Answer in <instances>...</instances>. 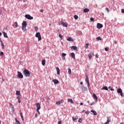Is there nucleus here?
Listing matches in <instances>:
<instances>
[{
    "instance_id": "obj_13",
    "label": "nucleus",
    "mask_w": 124,
    "mask_h": 124,
    "mask_svg": "<svg viewBox=\"0 0 124 124\" xmlns=\"http://www.w3.org/2000/svg\"><path fill=\"white\" fill-rule=\"evenodd\" d=\"M93 97L95 100H96L97 101L98 98H97V96H96V94L95 93L93 94Z\"/></svg>"
},
{
    "instance_id": "obj_47",
    "label": "nucleus",
    "mask_w": 124,
    "mask_h": 124,
    "mask_svg": "<svg viewBox=\"0 0 124 124\" xmlns=\"http://www.w3.org/2000/svg\"><path fill=\"white\" fill-rule=\"evenodd\" d=\"M121 12H122V13H124V9H121Z\"/></svg>"
},
{
    "instance_id": "obj_61",
    "label": "nucleus",
    "mask_w": 124,
    "mask_h": 124,
    "mask_svg": "<svg viewBox=\"0 0 124 124\" xmlns=\"http://www.w3.org/2000/svg\"><path fill=\"white\" fill-rule=\"evenodd\" d=\"M64 59L65 60V57H64Z\"/></svg>"
},
{
    "instance_id": "obj_28",
    "label": "nucleus",
    "mask_w": 124,
    "mask_h": 124,
    "mask_svg": "<svg viewBox=\"0 0 124 124\" xmlns=\"http://www.w3.org/2000/svg\"><path fill=\"white\" fill-rule=\"evenodd\" d=\"M102 90H105V91H108V88L107 87L105 86L102 88Z\"/></svg>"
},
{
    "instance_id": "obj_56",
    "label": "nucleus",
    "mask_w": 124,
    "mask_h": 124,
    "mask_svg": "<svg viewBox=\"0 0 124 124\" xmlns=\"http://www.w3.org/2000/svg\"><path fill=\"white\" fill-rule=\"evenodd\" d=\"M3 81H4V79L3 78H1Z\"/></svg>"
},
{
    "instance_id": "obj_24",
    "label": "nucleus",
    "mask_w": 124,
    "mask_h": 124,
    "mask_svg": "<svg viewBox=\"0 0 124 124\" xmlns=\"http://www.w3.org/2000/svg\"><path fill=\"white\" fill-rule=\"evenodd\" d=\"M1 46L2 47L3 49H4V45H3V42L1 40H0Z\"/></svg>"
},
{
    "instance_id": "obj_12",
    "label": "nucleus",
    "mask_w": 124,
    "mask_h": 124,
    "mask_svg": "<svg viewBox=\"0 0 124 124\" xmlns=\"http://www.w3.org/2000/svg\"><path fill=\"white\" fill-rule=\"evenodd\" d=\"M63 102V100L62 99L60 101L56 102V104H57V105H60V104H62Z\"/></svg>"
},
{
    "instance_id": "obj_10",
    "label": "nucleus",
    "mask_w": 124,
    "mask_h": 124,
    "mask_svg": "<svg viewBox=\"0 0 124 124\" xmlns=\"http://www.w3.org/2000/svg\"><path fill=\"white\" fill-rule=\"evenodd\" d=\"M62 25L63 27L65 28H67V22H62Z\"/></svg>"
},
{
    "instance_id": "obj_22",
    "label": "nucleus",
    "mask_w": 124,
    "mask_h": 124,
    "mask_svg": "<svg viewBox=\"0 0 124 124\" xmlns=\"http://www.w3.org/2000/svg\"><path fill=\"white\" fill-rule=\"evenodd\" d=\"M72 120L73 121H76V120H78V116H76L75 117H72Z\"/></svg>"
},
{
    "instance_id": "obj_34",
    "label": "nucleus",
    "mask_w": 124,
    "mask_h": 124,
    "mask_svg": "<svg viewBox=\"0 0 124 124\" xmlns=\"http://www.w3.org/2000/svg\"><path fill=\"white\" fill-rule=\"evenodd\" d=\"M74 18L75 19V20H77L78 19V16L77 15H75L74 16Z\"/></svg>"
},
{
    "instance_id": "obj_6",
    "label": "nucleus",
    "mask_w": 124,
    "mask_h": 124,
    "mask_svg": "<svg viewBox=\"0 0 124 124\" xmlns=\"http://www.w3.org/2000/svg\"><path fill=\"white\" fill-rule=\"evenodd\" d=\"M17 76L18 78H23L24 76H23V74L21 73V72H17Z\"/></svg>"
},
{
    "instance_id": "obj_17",
    "label": "nucleus",
    "mask_w": 124,
    "mask_h": 124,
    "mask_svg": "<svg viewBox=\"0 0 124 124\" xmlns=\"http://www.w3.org/2000/svg\"><path fill=\"white\" fill-rule=\"evenodd\" d=\"M71 48L73 49V50H75V51H78L77 46H72L71 47Z\"/></svg>"
},
{
    "instance_id": "obj_55",
    "label": "nucleus",
    "mask_w": 124,
    "mask_h": 124,
    "mask_svg": "<svg viewBox=\"0 0 124 124\" xmlns=\"http://www.w3.org/2000/svg\"><path fill=\"white\" fill-rule=\"evenodd\" d=\"M49 27H51V23H49Z\"/></svg>"
},
{
    "instance_id": "obj_39",
    "label": "nucleus",
    "mask_w": 124,
    "mask_h": 124,
    "mask_svg": "<svg viewBox=\"0 0 124 124\" xmlns=\"http://www.w3.org/2000/svg\"><path fill=\"white\" fill-rule=\"evenodd\" d=\"M96 39L97 40H101V37H100V36L97 37H96Z\"/></svg>"
},
{
    "instance_id": "obj_51",
    "label": "nucleus",
    "mask_w": 124,
    "mask_h": 124,
    "mask_svg": "<svg viewBox=\"0 0 124 124\" xmlns=\"http://www.w3.org/2000/svg\"><path fill=\"white\" fill-rule=\"evenodd\" d=\"M58 124H62V121H59L58 122Z\"/></svg>"
},
{
    "instance_id": "obj_27",
    "label": "nucleus",
    "mask_w": 124,
    "mask_h": 124,
    "mask_svg": "<svg viewBox=\"0 0 124 124\" xmlns=\"http://www.w3.org/2000/svg\"><path fill=\"white\" fill-rule=\"evenodd\" d=\"M15 121L16 122V124H20L21 123H20V122H19V121H18L17 120V118H15Z\"/></svg>"
},
{
    "instance_id": "obj_7",
    "label": "nucleus",
    "mask_w": 124,
    "mask_h": 124,
    "mask_svg": "<svg viewBox=\"0 0 124 124\" xmlns=\"http://www.w3.org/2000/svg\"><path fill=\"white\" fill-rule=\"evenodd\" d=\"M103 28V25L100 23H97V29H101Z\"/></svg>"
},
{
    "instance_id": "obj_38",
    "label": "nucleus",
    "mask_w": 124,
    "mask_h": 124,
    "mask_svg": "<svg viewBox=\"0 0 124 124\" xmlns=\"http://www.w3.org/2000/svg\"><path fill=\"white\" fill-rule=\"evenodd\" d=\"M78 123H79L80 124L82 123V119L79 118L78 121Z\"/></svg>"
},
{
    "instance_id": "obj_31",
    "label": "nucleus",
    "mask_w": 124,
    "mask_h": 124,
    "mask_svg": "<svg viewBox=\"0 0 124 124\" xmlns=\"http://www.w3.org/2000/svg\"><path fill=\"white\" fill-rule=\"evenodd\" d=\"M9 105L10 106H11V108H12L13 110V109H14V107L13 106V105H12V103H9Z\"/></svg>"
},
{
    "instance_id": "obj_4",
    "label": "nucleus",
    "mask_w": 124,
    "mask_h": 124,
    "mask_svg": "<svg viewBox=\"0 0 124 124\" xmlns=\"http://www.w3.org/2000/svg\"><path fill=\"white\" fill-rule=\"evenodd\" d=\"M25 18L28 19V20H32L33 19V17L31 16L30 15H26L25 16Z\"/></svg>"
},
{
    "instance_id": "obj_30",
    "label": "nucleus",
    "mask_w": 124,
    "mask_h": 124,
    "mask_svg": "<svg viewBox=\"0 0 124 124\" xmlns=\"http://www.w3.org/2000/svg\"><path fill=\"white\" fill-rule=\"evenodd\" d=\"M16 95H21V93H20V91H16Z\"/></svg>"
},
{
    "instance_id": "obj_43",
    "label": "nucleus",
    "mask_w": 124,
    "mask_h": 124,
    "mask_svg": "<svg viewBox=\"0 0 124 124\" xmlns=\"http://www.w3.org/2000/svg\"><path fill=\"white\" fill-rule=\"evenodd\" d=\"M105 50L106 51V52H108V51H109V48L105 47Z\"/></svg>"
},
{
    "instance_id": "obj_14",
    "label": "nucleus",
    "mask_w": 124,
    "mask_h": 124,
    "mask_svg": "<svg viewBox=\"0 0 124 124\" xmlns=\"http://www.w3.org/2000/svg\"><path fill=\"white\" fill-rule=\"evenodd\" d=\"M89 11L90 9H89L88 8H85L83 9V12H84V13H87V12H89Z\"/></svg>"
},
{
    "instance_id": "obj_50",
    "label": "nucleus",
    "mask_w": 124,
    "mask_h": 124,
    "mask_svg": "<svg viewBox=\"0 0 124 124\" xmlns=\"http://www.w3.org/2000/svg\"><path fill=\"white\" fill-rule=\"evenodd\" d=\"M40 11L41 12H44V10H43V9H41Z\"/></svg>"
},
{
    "instance_id": "obj_54",
    "label": "nucleus",
    "mask_w": 124,
    "mask_h": 124,
    "mask_svg": "<svg viewBox=\"0 0 124 124\" xmlns=\"http://www.w3.org/2000/svg\"><path fill=\"white\" fill-rule=\"evenodd\" d=\"M110 91H114V89L111 88V89H110Z\"/></svg>"
},
{
    "instance_id": "obj_25",
    "label": "nucleus",
    "mask_w": 124,
    "mask_h": 124,
    "mask_svg": "<svg viewBox=\"0 0 124 124\" xmlns=\"http://www.w3.org/2000/svg\"><path fill=\"white\" fill-rule=\"evenodd\" d=\"M46 62V61L45 60H43L42 61V65H44V66L45 65Z\"/></svg>"
},
{
    "instance_id": "obj_41",
    "label": "nucleus",
    "mask_w": 124,
    "mask_h": 124,
    "mask_svg": "<svg viewBox=\"0 0 124 124\" xmlns=\"http://www.w3.org/2000/svg\"><path fill=\"white\" fill-rule=\"evenodd\" d=\"M110 123V121L109 120H108L107 122L104 124H108Z\"/></svg>"
},
{
    "instance_id": "obj_57",
    "label": "nucleus",
    "mask_w": 124,
    "mask_h": 124,
    "mask_svg": "<svg viewBox=\"0 0 124 124\" xmlns=\"http://www.w3.org/2000/svg\"><path fill=\"white\" fill-rule=\"evenodd\" d=\"M115 44H117V42L115 41L114 42Z\"/></svg>"
},
{
    "instance_id": "obj_48",
    "label": "nucleus",
    "mask_w": 124,
    "mask_h": 124,
    "mask_svg": "<svg viewBox=\"0 0 124 124\" xmlns=\"http://www.w3.org/2000/svg\"><path fill=\"white\" fill-rule=\"evenodd\" d=\"M99 56H98V54H96L95 55V57L97 59L98 58Z\"/></svg>"
},
{
    "instance_id": "obj_58",
    "label": "nucleus",
    "mask_w": 124,
    "mask_h": 124,
    "mask_svg": "<svg viewBox=\"0 0 124 124\" xmlns=\"http://www.w3.org/2000/svg\"><path fill=\"white\" fill-rule=\"evenodd\" d=\"M35 116V117H37V114H36Z\"/></svg>"
},
{
    "instance_id": "obj_8",
    "label": "nucleus",
    "mask_w": 124,
    "mask_h": 124,
    "mask_svg": "<svg viewBox=\"0 0 124 124\" xmlns=\"http://www.w3.org/2000/svg\"><path fill=\"white\" fill-rule=\"evenodd\" d=\"M93 56V52H91L88 54L89 59L91 60Z\"/></svg>"
},
{
    "instance_id": "obj_29",
    "label": "nucleus",
    "mask_w": 124,
    "mask_h": 124,
    "mask_svg": "<svg viewBox=\"0 0 124 124\" xmlns=\"http://www.w3.org/2000/svg\"><path fill=\"white\" fill-rule=\"evenodd\" d=\"M17 98L18 103H21V99H20V97L17 96Z\"/></svg>"
},
{
    "instance_id": "obj_52",
    "label": "nucleus",
    "mask_w": 124,
    "mask_h": 124,
    "mask_svg": "<svg viewBox=\"0 0 124 124\" xmlns=\"http://www.w3.org/2000/svg\"><path fill=\"white\" fill-rule=\"evenodd\" d=\"M83 103L82 102L80 103V105L82 106L83 105Z\"/></svg>"
},
{
    "instance_id": "obj_40",
    "label": "nucleus",
    "mask_w": 124,
    "mask_h": 124,
    "mask_svg": "<svg viewBox=\"0 0 124 124\" xmlns=\"http://www.w3.org/2000/svg\"><path fill=\"white\" fill-rule=\"evenodd\" d=\"M90 20L92 22H94V18H93V17H91L90 18Z\"/></svg>"
},
{
    "instance_id": "obj_37",
    "label": "nucleus",
    "mask_w": 124,
    "mask_h": 124,
    "mask_svg": "<svg viewBox=\"0 0 124 124\" xmlns=\"http://www.w3.org/2000/svg\"><path fill=\"white\" fill-rule=\"evenodd\" d=\"M68 74L69 75L71 74V69L70 68L68 69Z\"/></svg>"
},
{
    "instance_id": "obj_46",
    "label": "nucleus",
    "mask_w": 124,
    "mask_h": 124,
    "mask_svg": "<svg viewBox=\"0 0 124 124\" xmlns=\"http://www.w3.org/2000/svg\"><path fill=\"white\" fill-rule=\"evenodd\" d=\"M106 10L108 13H109V8H106Z\"/></svg>"
},
{
    "instance_id": "obj_60",
    "label": "nucleus",
    "mask_w": 124,
    "mask_h": 124,
    "mask_svg": "<svg viewBox=\"0 0 124 124\" xmlns=\"http://www.w3.org/2000/svg\"><path fill=\"white\" fill-rule=\"evenodd\" d=\"M0 15H1V12H0Z\"/></svg>"
},
{
    "instance_id": "obj_62",
    "label": "nucleus",
    "mask_w": 124,
    "mask_h": 124,
    "mask_svg": "<svg viewBox=\"0 0 124 124\" xmlns=\"http://www.w3.org/2000/svg\"><path fill=\"white\" fill-rule=\"evenodd\" d=\"M1 124L0 121V124Z\"/></svg>"
},
{
    "instance_id": "obj_33",
    "label": "nucleus",
    "mask_w": 124,
    "mask_h": 124,
    "mask_svg": "<svg viewBox=\"0 0 124 124\" xmlns=\"http://www.w3.org/2000/svg\"><path fill=\"white\" fill-rule=\"evenodd\" d=\"M89 45H90V44H89L88 43H87L85 45L86 49H88V48H89Z\"/></svg>"
},
{
    "instance_id": "obj_1",
    "label": "nucleus",
    "mask_w": 124,
    "mask_h": 124,
    "mask_svg": "<svg viewBox=\"0 0 124 124\" xmlns=\"http://www.w3.org/2000/svg\"><path fill=\"white\" fill-rule=\"evenodd\" d=\"M23 75L25 77H30L31 76V73L29 70L25 69L23 71Z\"/></svg>"
},
{
    "instance_id": "obj_18",
    "label": "nucleus",
    "mask_w": 124,
    "mask_h": 124,
    "mask_svg": "<svg viewBox=\"0 0 124 124\" xmlns=\"http://www.w3.org/2000/svg\"><path fill=\"white\" fill-rule=\"evenodd\" d=\"M86 82L87 83L88 86H90V82L89 81V78H86L85 79Z\"/></svg>"
},
{
    "instance_id": "obj_9",
    "label": "nucleus",
    "mask_w": 124,
    "mask_h": 124,
    "mask_svg": "<svg viewBox=\"0 0 124 124\" xmlns=\"http://www.w3.org/2000/svg\"><path fill=\"white\" fill-rule=\"evenodd\" d=\"M36 105L37 107V110H40V109H41V106H40V104L37 103L36 104Z\"/></svg>"
},
{
    "instance_id": "obj_59",
    "label": "nucleus",
    "mask_w": 124,
    "mask_h": 124,
    "mask_svg": "<svg viewBox=\"0 0 124 124\" xmlns=\"http://www.w3.org/2000/svg\"><path fill=\"white\" fill-rule=\"evenodd\" d=\"M1 35V32H0V36Z\"/></svg>"
},
{
    "instance_id": "obj_19",
    "label": "nucleus",
    "mask_w": 124,
    "mask_h": 124,
    "mask_svg": "<svg viewBox=\"0 0 124 124\" xmlns=\"http://www.w3.org/2000/svg\"><path fill=\"white\" fill-rule=\"evenodd\" d=\"M56 70H57V74L59 75L60 74V68H59L58 67H56Z\"/></svg>"
},
{
    "instance_id": "obj_42",
    "label": "nucleus",
    "mask_w": 124,
    "mask_h": 124,
    "mask_svg": "<svg viewBox=\"0 0 124 124\" xmlns=\"http://www.w3.org/2000/svg\"><path fill=\"white\" fill-rule=\"evenodd\" d=\"M34 29L36 31H38V27H34Z\"/></svg>"
},
{
    "instance_id": "obj_36",
    "label": "nucleus",
    "mask_w": 124,
    "mask_h": 124,
    "mask_svg": "<svg viewBox=\"0 0 124 124\" xmlns=\"http://www.w3.org/2000/svg\"><path fill=\"white\" fill-rule=\"evenodd\" d=\"M65 56H66V54H65L64 53H62V58H64V57H65Z\"/></svg>"
},
{
    "instance_id": "obj_21",
    "label": "nucleus",
    "mask_w": 124,
    "mask_h": 124,
    "mask_svg": "<svg viewBox=\"0 0 124 124\" xmlns=\"http://www.w3.org/2000/svg\"><path fill=\"white\" fill-rule=\"evenodd\" d=\"M71 55L73 59H74V60H75V54H74V52H72L71 53Z\"/></svg>"
},
{
    "instance_id": "obj_63",
    "label": "nucleus",
    "mask_w": 124,
    "mask_h": 124,
    "mask_svg": "<svg viewBox=\"0 0 124 124\" xmlns=\"http://www.w3.org/2000/svg\"><path fill=\"white\" fill-rule=\"evenodd\" d=\"M91 105H93V104H91Z\"/></svg>"
},
{
    "instance_id": "obj_23",
    "label": "nucleus",
    "mask_w": 124,
    "mask_h": 124,
    "mask_svg": "<svg viewBox=\"0 0 124 124\" xmlns=\"http://www.w3.org/2000/svg\"><path fill=\"white\" fill-rule=\"evenodd\" d=\"M68 41H73V39L71 37H69L68 39H67Z\"/></svg>"
},
{
    "instance_id": "obj_44",
    "label": "nucleus",
    "mask_w": 124,
    "mask_h": 124,
    "mask_svg": "<svg viewBox=\"0 0 124 124\" xmlns=\"http://www.w3.org/2000/svg\"><path fill=\"white\" fill-rule=\"evenodd\" d=\"M3 52H2V51H1L0 52V56H3Z\"/></svg>"
},
{
    "instance_id": "obj_2",
    "label": "nucleus",
    "mask_w": 124,
    "mask_h": 124,
    "mask_svg": "<svg viewBox=\"0 0 124 124\" xmlns=\"http://www.w3.org/2000/svg\"><path fill=\"white\" fill-rule=\"evenodd\" d=\"M22 31H26V28H27V21H23V23H22Z\"/></svg>"
},
{
    "instance_id": "obj_15",
    "label": "nucleus",
    "mask_w": 124,
    "mask_h": 124,
    "mask_svg": "<svg viewBox=\"0 0 124 124\" xmlns=\"http://www.w3.org/2000/svg\"><path fill=\"white\" fill-rule=\"evenodd\" d=\"M3 34L4 35V37H5L6 38H8V36H7V33H6L5 32H3Z\"/></svg>"
},
{
    "instance_id": "obj_11",
    "label": "nucleus",
    "mask_w": 124,
    "mask_h": 124,
    "mask_svg": "<svg viewBox=\"0 0 124 124\" xmlns=\"http://www.w3.org/2000/svg\"><path fill=\"white\" fill-rule=\"evenodd\" d=\"M53 82H54L55 85H57V84H59V81L58 79H54L52 80Z\"/></svg>"
},
{
    "instance_id": "obj_3",
    "label": "nucleus",
    "mask_w": 124,
    "mask_h": 124,
    "mask_svg": "<svg viewBox=\"0 0 124 124\" xmlns=\"http://www.w3.org/2000/svg\"><path fill=\"white\" fill-rule=\"evenodd\" d=\"M35 37L38 38V41H40L41 40V35L40 34V32H37L35 34Z\"/></svg>"
},
{
    "instance_id": "obj_16",
    "label": "nucleus",
    "mask_w": 124,
    "mask_h": 124,
    "mask_svg": "<svg viewBox=\"0 0 124 124\" xmlns=\"http://www.w3.org/2000/svg\"><path fill=\"white\" fill-rule=\"evenodd\" d=\"M20 115L23 122H24V116H23V113L21 111H20Z\"/></svg>"
},
{
    "instance_id": "obj_32",
    "label": "nucleus",
    "mask_w": 124,
    "mask_h": 124,
    "mask_svg": "<svg viewBox=\"0 0 124 124\" xmlns=\"http://www.w3.org/2000/svg\"><path fill=\"white\" fill-rule=\"evenodd\" d=\"M14 26H15L16 28H18V23H17V22H16L14 23Z\"/></svg>"
},
{
    "instance_id": "obj_5",
    "label": "nucleus",
    "mask_w": 124,
    "mask_h": 124,
    "mask_svg": "<svg viewBox=\"0 0 124 124\" xmlns=\"http://www.w3.org/2000/svg\"><path fill=\"white\" fill-rule=\"evenodd\" d=\"M117 93H120V95L121 96H123V90H122V89H121V88L118 89H117Z\"/></svg>"
},
{
    "instance_id": "obj_20",
    "label": "nucleus",
    "mask_w": 124,
    "mask_h": 124,
    "mask_svg": "<svg viewBox=\"0 0 124 124\" xmlns=\"http://www.w3.org/2000/svg\"><path fill=\"white\" fill-rule=\"evenodd\" d=\"M91 112H92V113H93L94 116H96V115L97 114L95 110H91Z\"/></svg>"
},
{
    "instance_id": "obj_35",
    "label": "nucleus",
    "mask_w": 124,
    "mask_h": 124,
    "mask_svg": "<svg viewBox=\"0 0 124 124\" xmlns=\"http://www.w3.org/2000/svg\"><path fill=\"white\" fill-rule=\"evenodd\" d=\"M59 37L61 38V39H62L63 36H62L61 33L59 34Z\"/></svg>"
},
{
    "instance_id": "obj_53",
    "label": "nucleus",
    "mask_w": 124,
    "mask_h": 124,
    "mask_svg": "<svg viewBox=\"0 0 124 124\" xmlns=\"http://www.w3.org/2000/svg\"><path fill=\"white\" fill-rule=\"evenodd\" d=\"M80 85H83V82H80Z\"/></svg>"
},
{
    "instance_id": "obj_49",
    "label": "nucleus",
    "mask_w": 124,
    "mask_h": 124,
    "mask_svg": "<svg viewBox=\"0 0 124 124\" xmlns=\"http://www.w3.org/2000/svg\"><path fill=\"white\" fill-rule=\"evenodd\" d=\"M37 112H38V114H40V112H39V110L36 109Z\"/></svg>"
},
{
    "instance_id": "obj_26",
    "label": "nucleus",
    "mask_w": 124,
    "mask_h": 124,
    "mask_svg": "<svg viewBox=\"0 0 124 124\" xmlns=\"http://www.w3.org/2000/svg\"><path fill=\"white\" fill-rule=\"evenodd\" d=\"M68 102L73 103V100H72V99H68Z\"/></svg>"
},
{
    "instance_id": "obj_45",
    "label": "nucleus",
    "mask_w": 124,
    "mask_h": 124,
    "mask_svg": "<svg viewBox=\"0 0 124 124\" xmlns=\"http://www.w3.org/2000/svg\"><path fill=\"white\" fill-rule=\"evenodd\" d=\"M85 114H86V115H89L90 114V111H86Z\"/></svg>"
}]
</instances>
